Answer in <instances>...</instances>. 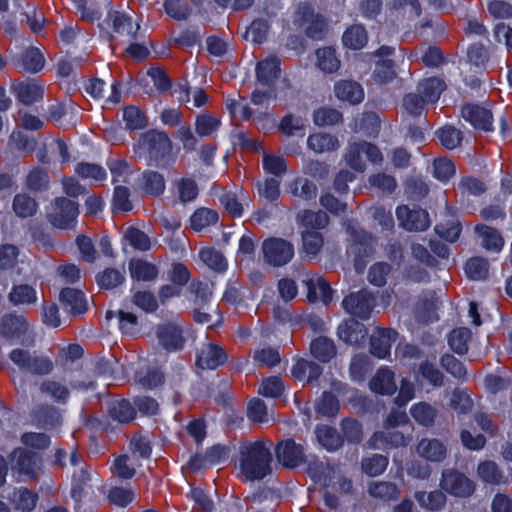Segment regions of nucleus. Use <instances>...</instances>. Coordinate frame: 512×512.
I'll return each instance as SVG.
<instances>
[{
	"instance_id": "1",
	"label": "nucleus",
	"mask_w": 512,
	"mask_h": 512,
	"mask_svg": "<svg viewBox=\"0 0 512 512\" xmlns=\"http://www.w3.org/2000/svg\"><path fill=\"white\" fill-rule=\"evenodd\" d=\"M272 446L269 440L241 443L237 464L240 475L245 481H259L272 473Z\"/></svg>"
},
{
	"instance_id": "2",
	"label": "nucleus",
	"mask_w": 512,
	"mask_h": 512,
	"mask_svg": "<svg viewBox=\"0 0 512 512\" xmlns=\"http://www.w3.org/2000/svg\"><path fill=\"white\" fill-rule=\"evenodd\" d=\"M362 154L372 163H381L383 156L379 148L366 141L350 140L344 153L346 164L355 171L363 172L366 168Z\"/></svg>"
},
{
	"instance_id": "3",
	"label": "nucleus",
	"mask_w": 512,
	"mask_h": 512,
	"mask_svg": "<svg viewBox=\"0 0 512 512\" xmlns=\"http://www.w3.org/2000/svg\"><path fill=\"white\" fill-rule=\"evenodd\" d=\"M9 359L22 371L45 376L53 371V362L46 356H39L21 348L13 349Z\"/></svg>"
},
{
	"instance_id": "4",
	"label": "nucleus",
	"mask_w": 512,
	"mask_h": 512,
	"mask_svg": "<svg viewBox=\"0 0 512 512\" xmlns=\"http://www.w3.org/2000/svg\"><path fill=\"white\" fill-rule=\"evenodd\" d=\"M78 214V204L75 201L66 197H57L51 203L47 220L55 228L71 229L75 226Z\"/></svg>"
},
{
	"instance_id": "5",
	"label": "nucleus",
	"mask_w": 512,
	"mask_h": 512,
	"mask_svg": "<svg viewBox=\"0 0 512 512\" xmlns=\"http://www.w3.org/2000/svg\"><path fill=\"white\" fill-rule=\"evenodd\" d=\"M264 262L273 267H282L294 257V246L288 240L270 237L262 242Z\"/></svg>"
},
{
	"instance_id": "6",
	"label": "nucleus",
	"mask_w": 512,
	"mask_h": 512,
	"mask_svg": "<svg viewBox=\"0 0 512 512\" xmlns=\"http://www.w3.org/2000/svg\"><path fill=\"white\" fill-rule=\"evenodd\" d=\"M29 333L30 326L23 315L9 313L0 319V335L7 340H21L22 344L31 345L34 340Z\"/></svg>"
},
{
	"instance_id": "7",
	"label": "nucleus",
	"mask_w": 512,
	"mask_h": 512,
	"mask_svg": "<svg viewBox=\"0 0 512 512\" xmlns=\"http://www.w3.org/2000/svg\"><path fill=\"white\" fill-rule=\"evenodd\" d=\"M376 304V299L367 290L350 293L342 301L344 310L353 317L367 320Z\"/></svg>"
},
{
	"instance_id": "8",
	"label": "nucleus",
	"mask_w": 512,
	"mask_h": 512,
	"mask_svg": "<svg viewBox=\"0 0 512 512\" xmlns=\"http://www.w3.org/2000/svg\"><path fill=\"white\" fill-rule=\"evenodd\" d=\"M439 486L456 497H468L475 489L473 481L455 469L443 470Z\"/></svg>"
},
{
	"instance_id": "9",
	"label": "nucleus",
	"mask_w": 512,
	"mask_h": 512,
	"mask_svg": "<svg viewBox=\"0 0 512 512\" xmlns=\"http://www.w3.org/2000/svg\"><path fill=\"white\" fill-rule=\"evenodd\" d=\"M140 143L148 151L150 158L157 162L162 161L172 151V142L165 132L150 130L141 136Z\"/></svg>"
},
{
	"instance_id": "10",
	"label": "nucleus",
	"mask_w": 512,
	"mask_h": 512,
	"mask_svg": "<svg viewBox=\"0 0 512 512\" xmlns=\"http://www.w3.org/2000/svg\"><path fill=\"white\" fill-rule=\"evenodd\" d=\"M396 216L399 225L407 231H425L430 226L429 214L421 208L411 209L406 205H402L396 209Z\"/></svg>"
},
{
	"instance_id": "11",
	"label": "nucleus",
	"mask_w": 512,
	"mask_h": 512,
	"mask_svg": "<svg viewBox=\"0 0 512 512\" xmlns=\"http://www.w3.org/2000/svg\"><path fill=\"white\" fill-rule=\"evenodd\" d=\"M276 458L286 468H296L306 461L303 447L293 439L278 442L275 448Z\"/></svg>"
},
{
	"instance_id": "12",
	"label": "nucleus",
	"mask_w": 512,
	"mask_h": 512,
	"mask_svg": "<svg viewBox=\"0 0 512 512\" xmlns=\"http://www.w3.org/2000/svg\"><path fill=\"white\" fill-rule=\"evenodd\" d=\"M11 89L16 99L26 106L42 100L44 96L43 84L34 79L14 82Z\"/></svg>"
},
{
	"instance_id": "13",
	"label": "nucleus",
	"mask_w": 512,
	"mask_h": 512,
	"mask_svg": "<svg viewBox=\"0 0 512 512\" xmlns=\"http://www.w3.org/2000/svg\"><path fill=\"white\" fill-rule=\"evenodd\" d=\"M351 236L352 244L348 253L354 255L355 268L358 272H362L364 265L361 263V259L373 253V238L365 231H353Z\"/></svg>"
},
{
	"instance_id": "14",
	"label": "nucleus",
	"mask_w": 512,
	"mask_h": 512,
	"mask_svg": "<svg viewBox=\"0 0 512 512\" xmlns=\"http://www.w3.org/2000/svg\"><path fill=\"white\" fill-rule=\"evenodd\" d=\"M107 25L112 26L115 33L127 38L128 42L135 39L140 28L138 23H133L131 16L117 10H110L105 20Z\"/></svg>"
},
{
	"instance_id": "15",
	"label": "nucleus",
	"mask_w": 512,
	"mask_h": 512,
	"mask_svg": "<svg viewBox=\"0 0 512 512\" xmlns=\"http://www.w3.org/2000/svg\"><path fill=\"white\" fill-rule=\"evenodd\" d=\"M398 333L390 328H377L370 337V352L372 355L384 359L390 355L392 342Z\"/></svg>"
},
{
	"instance_id": "16",
	"label": "nucleus",
	"mask_w": 512,
	"mask_h": 512,
	"mask_svg": "<svg viewBox=\"0 0 512 512\" xmlns=\"http://www.w3.org/2000/svg\"><path fill=\"white\" fill-rule=\"evenodd\" d=\"M307 287L308 293L307 298L309 302L322 301L325 305H328L332 301L333 290L331 289L328 282H326L321 276L316 274L307 275V278L303 281Z\"/></svg>"
},
{
	"instance_id": "17",
	"label": "nucleus",
	"mask_w": 512,
	"mask_h": 512,
	"mask_svg": "<svg viewBox=\"0 0 512 512\" xmlns=\"http://www.w3.org/2000/svg\"><path fill=\"white\" fill-rule=\"evenodd\" d=\"M228 356L225 350L213 343L205 344L198 353L196 364L202 369H216Z\"/></svg>"
},
{
	"instance_id": "18",
	"label": "nucleus",
	"mask_w": 512,
	"mask_h": 512,
	"mask_svg": "<svg viewBox=\"0 0 512 512\" xmlns=\"http://www.w3.org/2000/svg\"><path fill=\"white\" fill-rule=\"evenodd\" d=\"M462 117L476 129L490 131L492 129V113L481 106L466 104L461 110Z\"/></svg>"
},
{
	"instance_id": "19",
	"label": "nucleus",
	"mask_w": 512,
	"mask_h": 512,
	"mask_svg": "<svg viewBox=\"0 0 512 512\" xmlns=\"http://www.w3.org/2000/svg\"><path fill=\"white\" fill-rule=\"evenodd\" d=\"M157 337L160 344L169 351L179 350L184 345L182 330L174 323L161 324L157 327Z\"/></svg>"
},
{
	"instance_id": "20",
	"label": "nucleus",
	"mask_w": 512,
	"mask_h": 512,
	"mask_svg": "<svg viewBox=\"0 0 512 512\" xmlns=\"http://www.w3.org/2000/svg\"><path fill=\"white\" fill-rule=\"evenodd\" d=\"M59 300L64 308L73 315L83 314L88 309L85 295L78 289H62L59 295Z\"/></svg>"
},
{
	"instance_id": "21",
	"label": "nucleus",
	"mask_w": 512,
	"mask_h": 512,
	"mask_svg": "<svg viewBox=\"0 0 512 512\" xmlns=\"http://www.w3.org/2000/svg\"><path fill=\"white\" fill-rule=\"evenodd\" d=\"M280 75V60L275 56H270L256 66L257 80L264 86L270 88Z\"/></svg>"
},
{
	"instance_id": "22",
	"label": "nucleus",
	"mask_w": 512,
	"mask_h": 512,
	"mask_svg": "<svg viewBox=\"0 0 512 512\" xmlns=\"http://www.w3.org/2000/svg\"><path fill=\"white\" fill-rule=\"evenodd\" d=\"M414 374L417 379L421 378L434 388H440L444 385L445 375L433 362L427 359L414 367Z\"/></svg>"
},
{
	"instance_id": "23",
	"label": "nucleus",
	"mask_w": 512,
	"mask_h": 512,
	"mask_svg": "<svg viewBox=\"0 0 512 512\" xmlns=\"http://www.w3.org/2000/svg\"><path fill=\"white\" fill-rule=\"evenodd\" d=\"M12 456V468L14 470L30 478L35 477L37 467V456L35 453L18 448L14 450Z\"/></svg>"
},
{
	"instance_id": "24",
	"label": "nucleus",
	"mask_w": 512,
	"mask_h": 512,
	"mask_svg": "<svg viewBox=\"0 0 512 512\" xmlns=\"http://www.w3.org/2000/svg\"><path fill=\"white\" fill-rule=\"evenodd\" d=\"M323 369L320 365L306 359H298L291 369V375L306 384H312L321 376Z\"/></svg>"
},
{
	"instance_id": "25",
	"label": "nucleus",
	"mask_w": 512,
	"mask_h": 512,
	"mask_svg": "<svg viewBox=\"0 0 512 512\" xmlns=\"http://www.w3.org/2000/svg\"><path fill=\"white\" fill-rule=\"evenodd\" d=\"M367 445L371 449H382L386 447L406 446L407 440L399 431L375 432L368 440Z\"/></svg>"
},
{
	"instance_id": "26",
	"label": "nucleus",
	"mask_w": 512,
	"mask_h": 512,
	"mask_svg": "<svg viewBox=\"0 0 512 512\" xmlns=\"http://www.w3.org/2000/svg\"><path fill=\"white\" fill-rule=\"evenodd\" d=\"M420 457L431 462H442L447 455L446 446L438 439H422L417 446Z\"/></svg>"
},
{
	"instance_id": "27",
	"label": "nucleus",
	"mask_w": 512,
	"mask_h": 512,
	"mask_svg": "<svg viewBox=\"0 0 512 512\" xmlns=\"http://www.w3.org/2000/svg\"><path fill=\"white\" fill-rule=\"evenodd\" d=\"M446 89V83L438 77H429L421 80L416 88V91L421 94L425 101L430 104H435L442 92Z\"/></svg>"
},
{
	"instance_id": "28",
	"label": "nucleus",
	"mask_w": 512,
	"mask_h": 512,
	"mask_svg": "<svg viewBox=\"0 0 512 512\" xmlns=\"http://www.w3.org/2000/svg\"><path fill=\"white\" fill-rule=\"evenodd\" d=\"M335 95L342 101L351 104H358L364 98V91L361 85L352 80H341L335 84Z\"/></svg>"
},
{
	"instance_id": "29",
	"label": "nucleus",
	"mask_w": 512,
	"mask_h": 512,
	"mask_svg": "<svg viewBox=\"0 0 512 512\" xmlns=\"http://www.w3.org/2000/svg\"><path fill=\"white\" fill-rule=\"evenodd\" d=\"M338 336L348 344H357L367 335L365 326L354 318L346 320L338 327Z\"/></svg>"
},
{
	"instance_id": "30",
	"label": "nucleus",
	"mask_w": 512,
	"mask_h": 512,
	"mask_svg": "<svg viewBox=\"0 0 512 512\" xmlns=\"http://www.w3.org/2000/svg\"><path fill=\"white\" fill-rule=\"evenodd\" d=\"M414 498L421 508L433 512L442 510L447 502L446 495L441 490H434L431 492L416 491Z\"/></svg>"
},
{
	"instance_id": "31",
	"label": "nucleus",
	"mask_w": 512,
	"mask_h": 512,
	"mask_svg": "<svg viewBox=\"0 0 512 512\" xmlns=\"http://www.w3.org/2000/svg\"><path fill=\"white\" fill-rule=\"evenodd\" d=\"M370 388L379 394L392 395L397 390L394 373L388 368H380L370 381Z\"/></svg>"
},
{
	"instance_id": "32",
	"label": "nucleus",
	"mask_w": 512,
	"mask_h": 512,
	"mask_svg": "<svg viewBox=\"0 0 512 512\" xmlns=\"http://www.w3.org/2000/svg\"><path fill=\"white\" fill-rule=\"evenodd\" d=\"M474 230L483 248L495 252H499L502 249L503 239L496 229L484 224H478Z\"/></svg>"
},
{
	"instance_id": "33",
	"label": "nucleus",
	"mask_w": 512,
	"mask_h": 512,
	"mask_svg": "<svg viewBox=\"0 0 512 512\" xmlns=\"http://www.w3.org/2000/svg\"><path fill=\"white\" fill-rule=\"evenodd\" d=\"M310 352L314 358L322 363L329 362L337 353L334 342L324 336H320L311 342Z\"/></svg>"
},
{
	"instance_id": "34",
	"label": "nucleus",
	"mask_w": 512,
	"mask_h": 512,
	"mask_svg": "<svg viewBox=\"0 0 512 512\" xmlns=\"http://www.w3.org/2000/svg\"><path fill=\"white\" fill-rule=\"evenodd\" d=\"M307 146L315 153H324L337 150L340 144L336 136L327 133H315L308 137Z\"/></svg>"
},
{
	"instance_id": "35",
	"label": "nucleus",
	"mask_w": 512,
	"mask_h": 512,
	"mask_svg": "<svg viewBox=\"0 0 512 512\" xmlns=\"http://www.w3.org/2000/svg\"><path fill=\"white\" fill-rule=\"evenodd\" d=\"M297 221L306 228L305 230L316 231L325 228L329 223V216L321 210H304L297 215Z\"/></svg>"
},
{
	"instance_id": "36",
	"label": "nucleus",
	"mask_w": 512,
	"mask_h": 512,
	"mask_svg": "<svg viewBox=\"0 0 512 512\" xmlns=\"http://www.w3.org/2000/svg\"><path fill=\"white\" fill-rule=\"evenodd\" d=\"M289 193L295 200L308 201L317 195V186L306 178L298 177L289 184Z\"/></svg>"
},
{
	"instance_id": "37",
	"label": "nucleus",
	"mask_w": 512,
	"mask_h": 512,
	"mask_svg": "<svg viewBox=\"0 0 512 512\" xmlns=\"http://www.w3.org/2000/svg\"><path fill=\"white\" fill-rule=\"evenodd\" d=\"M142 188L150 196L158 197L165 190V178L157 171H145L141 176Z\"/></svg>"
},
{
	"instance_id": "38",
	"label": "nucleus",
	"mask_w": 512,
	"mask_h": 512,
	"mask_svg": "<svg viewBox=\"0 0 512 512\" xmlns=\"http://www.w3.org/2000/svg\"><path fill=\"white\" fill-rule=\"evenodd\" d=\"M318 442L327 450L335 451L343 445V439L338 431L330 426L321 425L315 430Z\"/></svg>"
},
{
	"instance_id": "39",
	"label": "nucleus",
	"mask_w": 512,
	"mask_h": 512,
	"mask_svg": "<svg viewBox=\"0 0 512 512\" xmlns=\"http://www.w3.org/2000/svg\"><path fill=\"white\" fill-rule=\"evenodd\" d=\"M342 41L350 49H362L368 41L367 31L363 25L354 24L344 32Z\"/></svg>"
},
{
	"instance_id": "40",
	"label": "nucleus",
	"mask_w": 512,
	"mask_h": 512,
	"mask_svg": "<svg viewBox=\"0 0 512 512\" xmlns=\"http://www.w3.org/2000/svg\"><path fill=\"white\" fill-rule=\"evenodd\" d=\"M8 300L15 306L34 304L37 301L36 290L28 284L14 285Z\"/></svg>"
},
{
	"instance_id": "41",
	"label": "nucleus",
	"mask_w": 512,
	"mask_h": 512,
	"mask_svg": "<svg viewBox=\"0 0 512 512\" xmlns=\"http://www.w3.org/2000/svg\"><path fill=\"white\" fill-rule=\"evenodd\" d=\"M12 209L20 218L32 217L38 210L36 200L26 193H19L14 196Z\"/></svg>"
},
{
	"instance_id": "42",
	"label": "nucleus",
	"mask_w": 512,
	"mask_h": 512,
	"mask_svg": "<svg viewBox=\"0 0 512 512\" xmlns=\"http://www.w3.org/2000/svg\"><path fill=\"white\" fill-rule=\"evenodd\" d=\"M369 494L384 501L397 499L400 490L396 484L388 481H373L368 486Z\"/></svg>"
},
{
	"instance_id": "43",
	"label": "nucleus",
	"mask_w": 512,
	"mask_h": 512,
	"mask_svg": "<svg viewBox=\"0 0 512 512\" xmlns=\"http://www.w3.org/2000/svg\"><path fill=\"white\" fill-rule=\"evenodd\" d=\"M301 238L302 249L306 256L309 258H315L324 245V238L322 234L318 231L303 230L301 232Z\"/></svg>"
},
{
	"instance_id": "44",
	"label": "nucleus",
	"mask_w": 512,
	"mask_h": 512,
	"mask_svg": "<svg viewBox=\"0 0 512 512\" xmlns=\"http://www.w3.org/2000/svg\"><path fill=\"white\" fill-rule=\"evenodd\" d=\"M129 270L131 277L138 281H153L158 276L157 267L143 260H134L130 262Z\"/></svg>"
},
{
	"instance_id": "45",
	"label": "nucleus",
	"mask_w": 512,
	"mask_h": 512,
	"mask_svg": "<svg viewBox=\"0 0 512 512\" xmlns=\"http://www.w3.org/2000/svg\"><path fill=\"white\" fill-rule=\"evenodd\" d=\"M317 66L325 73H334L340 67V60L336 50L332 47L320 48L316 51Z\"/></svg>"
},
{
	"instance_id": "46",
	"label": "nucleus",
	"mask_w": 512,
	"mask_h": 512,
	"mask_svg": "<svg viewBox=\"0 0 512 512\" xmlns=\"http://www.w3.org/2000/svg\"><path fill=\"white\" fill-rule=\"evenodd\" d=\"M39 390L42 394L49 396L58 403H66L70 395L67 386L50 379L42 381Z\"/></svg>"
},
{
	"instance_id": "47",
	"label": "nucleus",
	"mask_w": 512,
	"mask_h": 512,
	"mask_svg": "<svg viewBox=\"0 0 512 512\" xmlns=\"http://www.w3.org/2000/svg\"><path fill=\"white\" fill-rule=\"evenodd\" d=\"M109 415L120 423H128L134 419L136 411L128 400L121 399L111 402Z\"/></svg>"
},
{
	"instance_id": "48",
	"label": "nucleus",
	"mask_w": 512,
	"mask_h": 512,
	"mask_svg": "<svg viewBox=\"0 0 512 512\" xmlns=\"http://www.w3.org/2000/svg\"><path fill=\"white\" fill-rule=\"evenodd\" d=\"M199 258L210 269L222 273L226 271L228 263L224 255L214 248H203L199 251Z\"/></svg>"
},
{
	"instance_id": "49",
	"label": "nucleus",
	"mask_w": 512,
	"mask_h": 512,
	"mask_svg": "<svg viewBox=\"0 0 512 512\" xmlns=\"http://www.w3.org/2000/svg\"><path fill=\"white\" fill-rule=\"evenodd\" d=\"M472 333L470 329L461 327L454 329L448 338L450 348L459 355H464L468 352V343L470 342Z\"/></svg>"
},
{
	"instance_id": "50",
	"label": "nucleus",
	"mask_w": 512,
	"mask_h": 512,
	"mask_svg": "<svg viewBox=\"0 0 512 512\" xmlns=\"http://www.w3.org/2000/svg\"><path fill=\"white\" fill-rule=\"evenodd\" d=\"M213 287V283L193 280L188 287V291L193 296L194 304L197 306L207 304L213 295Z\"/></svg>"
},
{
	"instance_id": "51",
	"label": "nucleus",
	"mask_w": 512,
	"mask_h": 512,
	"mask_svg": "<svg viewBox=\"0 0 512 512\" xmlns=\"http://www.w3.org/2000/svg\"><path fill=\"white\" fill-rule=\"evenodd\" d=\"M48 172L41 167H34L26 176V187L33 192H43L49 187Z\"/></svg>"
},
{
	"instance_id": "52",
	"label": "nucleus",
	"mask_w": 512,
	"mask_h": 512,
	"mask_svg": "<svg viewBox=\"0 0 512 512\" xmlns=\"http://www.w3.org/2000/svg\"><path fill=\"white\" fill-rule=\"evenodd\" d=\"M388 457L381 454H373L370 457H365L361 461L362 471L370 477H375L382 474L387 466Z\"/></svg>"
},
{
	"instance_id": "53",
	"label": "nucleus",
	"mask_w": 512,
	"mask_h": 512,
	"mask_svg": "<svg viewBox=\"0 0 512 512\" xmlns=\"http://www.w3.org/2000/svg\"><path fill=\"white\" fill-rule=\"evenodd\" d=\"M465 273L471 280H484L489 274V263L485 258L473 257L466 262Z\"/></svg>"
},
{
	"instance_id": "54",
	"label": "nucleus",
	"mask_w": 512,
	"mask_h": 512,
	"mask_svg": "<svg viewBox=\"0 0 512 512\" xmlns=\"http://www.w3.org/2000/svg\"><path fill=\"white\" fill-rule=\"evenodd\" d=\"M441 367L454 378L465 381L467 379V369L464 364L452 354H444L440 358Z\"/></svg>"
},
{
	"instance_id": "55",
	"label": "nucleus",
	"mask_w": 512,
	"mask_h": 512,
	"mask_svg": "<svg viewBox=\"0 0 512 512\" xmlns=\"http://www.w3.org/2000/svg\"><path fill=\"white\" fill-rule=\"evenodd\" d=\"M218 221V213L215 210L208 208H201L194 212L191 216V227L195 231H201L211 225L216 224Z\"/></svg>"
},
{
	"instance_id": "56",
	"label": "nucleus",
	"mask_w": 512,
	"mask_h": 512,
	"mask_svg": "<svg viewBox=\"0 0 512 512\" xmlns=\"http://www.w3.org/2000/svg\"><path fill=\"white\" fill-rule=\"evenodd\" d=\"M411 415L423 426H431L437 416L436 409L428 403L420 402L412 406Z\"/></svg>"
},
{
	"instance_id": "57",
	"label": "nucleus",
	"mask_w": 512,
	"mask_h": 512,
	"mask_svg": "<svg viewBox=\"0 0 512 512\" xmlns=\"http://www.w3.org/2000/svg\"><path fill=\"white\" fill-rule=\"evenodd\" d=\"M429 104L417 91L406 94L402 100V106L405 111L413 116L419 117Z\"/></svg>"
},
{
	"instance_id": "58",
	"label": "nucleus",
	"mask_w": 512,
	"mask_h": 512,
	"mask_svg": "<svg viewBox=\"0 0 512 512\" xmlns=\"http://www.w3.org/2000/svg\"><path fill=\"white\" fill-rule=\"evenodd\" d=\"M163 6L166 14L176 21H185L191 15V8L184 0H166Z\"/></svg>"
},
{
	"instance_id": "59",
	"label": "nucleus",
	"mask_w": 512,
	"mask_h": 512,
	"mask_svg": "<svg viewBox=\"0 0 512 512\" xmlns=\"http://www.w3.org/2000/svg\"><path fill=\"white\" fill-rule=\"evenodd\" d=\"M90 480V473L86 469H81L78 473H74L71 496L75 501H81L87 489L91 488Z\"/></svg>"
},
{
	"instance_id": "60",
	"label": "nucleus",
	"mask_w": 512,
	"mask_h": 512,
	"mask_svg": "<svg viewBox=\"0 0 512 512\" xmlns=\"http://www.w3.org/2000/svg\"><path fill=\"white\" fill-rule=\"evenodd\" d=\"M479 477L486 483L500 484L504 482L502 472L493 461H484L478 465Z\"/></svg>"
},
{
	"instance_id": "61",
	"label": "nucleus",
	"mask_w": 512,
	"mask_h": 512,
	"mask_svg": "<svg viewBox=\"0 0 512 512\" xmlns=\"http://www.w3.org/2000/svg\"><path fill=\"white\" fill-rule=\"evenodd\" d=\"M219 125L218 118L207 113L200 114L196 118V133L201 137L210 136L218 129Z\"/></svg>"
},
{
	"instance_id": "62",
	"label": "nucleus",
	"mask_w": 512,
	"mask_h": 512,
	"mask_svg": "<svg viewBox=\"0 0 512 512\" xmlns=\"http://www.w3.org/2000/svg\"><path fill=\"white\" fill-rule=\"evenodd\" d=\"M456 173L454 163L446 158L440 157L433 162V174L439 181L446 182Z\"/></svg>"
},
{
	"instance_id": "63",
	"label": "nucleus",
	"mask_w": 512,
	"mask_h": 512,
	"mask_svg": "<svg viewBox=\"0 0 512 512\" xmlns=\"http://www.w3.org/2000/svg\"><path fill=\"white\" fill-rule=\"evenodd\" d=\"M258 392L264 397L278 398L284 392V383L282 379L277 376L265 378L263 379Z\"/></svg>"
},
{
	"instance_id": "64",
	"label": "nucleus",
	"mask_w": 512,
	"mask_h": 512,
	"mask_svg": "<svg viewBox=\"0 0 512 512\" xmlns=\"http://www.w3.org/2000/svg\"><path fill=\"white\" fill-rule=\"evenodd\" d=\"M124 279V275L114 268H107L96 276L98 285L104 289H113L120 285Z\"/></svg>"
}]
</instances>
